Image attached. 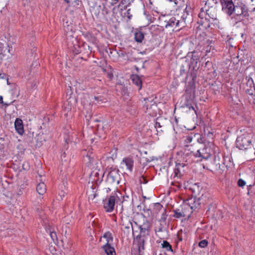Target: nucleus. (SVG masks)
Instances as JSON below:
<instances>
[{
    "label": "nucleus",
    "mask_w": 255,
    "mask_h": 255,
    "mask_svg": "<svg viewBox=\"0 0 255 255\" xmlns=\"http://www.w3.org/2000/svg\"><path fill=\"white\" fill-rule=\"evenodd\" d=\"M87 157L89 158V161L91 162V159H93V158L89 154H87V156H86Z\"/></svg>",
    "instance_id": "obj_44"
},
{
    "label": "nucleus",
    "mask_w": 255,
    "mask_h": 255,
    "mask_svg": "<svg viewBox=\"0 0 255 255\" xmlns=\"http://www.w3.org/2000/svg\"><path fill=\"white\" fill-rule=\"evenodd\" d=\"M160 127V125L159 123L156 122V127Z\"/></svg>",
    "instance_id": "obj_47"
},
{
    "label": "nucleus",
    "mask_w": 255,
    "mask_h": 255,
    "mask_svg": "<svg viewBox=\"0 0 255 255\" xmlns=\"http://www.w3.org/2000/svg\"><path fill=\"white\" fill-rule=\"evenodd\" d=\"M186 201L188 205H190L189 207H191V210L192 211V212L196 209L198 208L200 206L199 201H196L195 198H191L187 200Z\"/></svg>",
    "instance_id": "obj_15"
},
{
    "label": "nucleus",
    "mask_w": 255,
    "mask_h": 255,
    "mask_svg": "<svg viewBox=\"0 0 255 255\" xmlns=\"http://www.w3.org/2000/svg\"><path fill=\"white\" fill-rule=\"evenodd\" d=\"M102 249L107 255H116L115 249L112 247L110 244L106 243V244L102 247Z\"/></svg>",
    "instance_id": "obj_14"
},
{
    "label": "nucleus",
    "mask_w": 255,
    "mask_h": 255,
    "mask_svg": "<svg viewBox=\"0 0 255 255\" xmlns=\"http://www.w3.org/2000/svg\"><path fill=\"white\" fill-rule=\"evenodd\" d=\"M119 172L120 171L118 169L110 168L107 175L106 182L110 185L119 184L121 180Z\"/></svg>",
    "instance_id": "obj_2"
},
{
    "label": "nucleus",
    "mask_w": 255,
    "mask_h": 255,
    "mask_svg": "<svg viewBox=\"0 0 255 255\" xmlns=\"http://www.w3.org/2000/svg\"><path fill=\"white\" fill-rule=\"evenodd\" d=\"M234 12L239 21L249 16V10L247 6L242 2L237 3L234 7Z\"/></svg>",
    "instance_id": "obj_3"
},
{
    "label": "nucleus",
    "mask_w": 255,
    "mask_h": 255,
    "mask_svg": "<svg viewBox=\"0 0 255 255\" xmlns=\"http://www.w3.org/2000/svg\"><path fill=\"white\" fill-rule=\"evenodd\" d=\"M103 237L106 239V241H107L106 243L111 244V243L113 242V235H112V233H111L110 232H106L104 234Z\"/></svg>",
    "instance_id": "obj_25"
},
{
    "label": "nucleus",
    "mask_w": 255,
    "mask_h": 255,
    "mask_svg": "<svg viewBox=\"0 0 255 255\" xmlns=\"http://www.w3.org/2000/svg\"><path fill=\"white\" fill-rule=\"evenodd\" d=\"M161 246L162 248L166 250V251L172 252V246L167 241H163V243L161 244Z\"/></svg>",
    "instance_id": "obj_26"
},
{
    "label": "nucleus",
    "mask_w": 255,
    "mask_h": 255,
    "mask_svg": "<svg viewBox=\"0 0 255 255\" xmlns=\"http://www.w3.org/2000/svg\"><path fill=\"white\" fill-rule=\"evenodd\" d=\"M134 0H128V4H130L131 2H133Z\"/></svg>",
    "instance_id": "obj_49"
},
{
    "label": "nucleus",
    "mask_w": 255,
    "mask_h": 255,
    "mask_svg": "<svg viewBox=\"0 0 255 255\" xmlns=\"http://www.w3.org/2000/svg\"><path fill=\"white\" fill-rule=\"evenodd\" d=\"M175 3L177 4V0H175Z\"/></svg>",
    "instance_id": "obj_57"
},
{
    "label": "nucleus",
    "mask_w": 255,
    "mask_h": 255,
    "mask_svg": "<svg viewBox=\"0 0 255 255\" xmlns=\"http://www.w3.org/2000/svg\"><path fill=\"white\" fill-rule=\"evenodd\" d=\"M144 106L146 107V109L147 110L149 108L150 109V108H152V107H156V105H155V103L153 102V103L151 104L149 107V104H148L146 102Z\"/></svg>",
    "instance_id": "obj_35"
},
{
    "label": "nucleus",
    "mask_w": 255,
    "mask_h": 255,
    "mask_svg": "<svg viewBox=\"0 0 255 255\" xmlns=\"http://www.w3.org/2000/svg\"><path fill=\"white\" fill-rule=\"evenodd\" d=\"M162 216H163L161 217V220H165L166 218L164 217V215H163V214L162 215Z\"/></svg>",
    "instance_id": "obj_48"
},
{
    "label": "nucleus",
    "mask_w": 255,
    "mask_h": 255,
    "mask_svg": "<svg viewBox=\"0 0 255 255\" xmlns=\"http://www.w3.org/2000/svg\"><path fill=\"white\" fill-rule=\"evenodd\" d=\"M131 80L133 83L138 87V90L141 89L142 82L140 78L137 75H133L131 77Z\"/></svg>",
    "instance_id": "obj_20"
},
{
    "label": "nucleus",
    "mask_w": 255,
    "mask_h": 255,
    "mask_svg": "<svg viewBox=\"0 0 255 255\" xmlns=\"http://www.w3.org/2000/svg\"><path fill=\"white\" fill-rule=\"evenodd\" d=\"M120 0H111V2L110 3V5L114 6Z\"/></svg>",
    "instance_id": "obj_40"
},
{
    "label": "nucleus",
    "mask_w": 255,
    "mask_h": 255,
    "mask_svg": "<svg viewBox=\"0 0 255 255\" xmlns=\"http://www.w3.org/2000/svg\"><path fill=\"white\" fill-rule=\"evenodd\" d=\"M50 237L52 239V240L55 243L56 241H57V234H56V233L53 231V232H51L50 231Z\"/></svg>",
    "instance_id": "obj_29"
},
{
    "label": "nucleus",
    "mask_w": 255,
    "mask_h": 255,
    "mask_svg": "<svg viewBox=\"0 0 255 255\" xmlns=\"http://www.w3.org/2000/svg\"><path fill=\"white\" fill-rule=\"evenodd\" d=\"M198 17L197 23L203 28L207 29L212 25H219V21L217 18V10L215 7L211 6L205 10L202 8Z\"/></svg>",
    "instance_id": "obj_1"
},
{
    "label": "nucleus",
    "mask_w": 255,
    "mask_h": 255,
    "mask_svg": "<svg viewBox=\"0 0 255 255\" xmlns=\"http://www.w3.org/2000/svg\"><path fill=\"white\" fill-rule=\"evenodd\" d=\"M155 232H163V227L161 225L157 229L155 230Z\"/></svg>",
    "instance_id": "obj_39"
},
{
    "label": "nucleus",
    "mask_w": 255,
    "mask_h": 255,
    "mask_svg": "<svg viewBox=\"0 0 255 255\" xmlns=\"http://www.w3.org/2000/svg\"><path fill=\"white\" fill-rule=\"evenodd\" d=\"M185 166L183 163H178L176 165L174 169V177H181L183 175L184 170L182 168Z\"/></svg>",
    "instance_id": "obj_13"
},
{
    "label": "nucleus",
    "mask_w": 255,
    "mask_h": 255,
    "mask_svg": "<svg viewBox=\"0 0 255 255\" xmlns=\"http://www.w3.org/2000/svg\"><path fill=\"white\" fill-rule=\"evenodd\" d=\"M67 3H69L70 2V1L68 0H64Z\"/></svg>",
    "instance_id": "obj_51"
},
{
    "label": "nucleus",
    "mask_w": 255,
    "mask_h": 255,
    "mask_svg": "<svg viewBox=\"0 0 255 255\" xmlns=\"http://www.w3.org/2000/svg\"><path fill=\"white\" fill-rule=\"evenodd\" d=\"M211 149L208 147H203L198 149L196 153L194 154L196 157L201 158L200 160H207L211 156Z\"/></svg>",
    "instance_id": "obj_7"
},
{
    "label": "nucleus",
    "mask_w": 255,
    "mask_h": 255,
    "mask_svg": "<svg viewBox=\"0 0 255 255\" xmlns=\"http://www.w3.org/2000/svg\"><path fill=\"white\" fill-rule=\"evenodd\" d=\"M122 163L125 164L127 169L130 172H131L133 170L134 160L132 157H127L123 158Z\"/></svg>",
    "instance_id": "obj_11"
},
{
    "label": "nucleus",
    "mask_w": 255,
    "mask_h": 255,
    "mask_svg": "<svg viewBox=\"0 0 255 255\" xmlns=\"http://www.w3.org/2000/svg\"><path fill=\"white\" fill-rule=\"evenodd\" d=\"M136 239L137 240L138 250L139 252H141V250H144V239L141 236V235L137 236Z\"/></svg>",
    "instance_id": "obj_21"
},
{
    "label": "nucleus",
    "mask_w": 255,
    "mask_h": 255,
    "mask_svg": "<svg viewBox=\"0 0 255 255\" xmlns=\"http://www.w3.org/2000/svg\"><path fill=\"white\" fill-rule=\"evenodd\" d=\"M36 190L39 195H43L46 191V185L44 183H39L36 187Z\"/></svg>",
    "instance_id": "obj_18"
},
{
    "label": "nucleus",
    "mask_w": 255,
    "mask_h": 255,
    "mask_svg": "<svg viewBox=\"0 0 255 255\" xmlns=\"http://www.w3.org/2000/svg\"><path fill=\"white\" fill-rule=\"evenodd\" d=\"M136 42L141 43L144 38V34L140 31H135L134 33Z\"/></svg>",
    "instance_id": "obj_22"
},
{
    "label": "nucleus",
    "mask_w": 255,
    "mask_h": 255,
    "mask_svg": "<svg viewBox=\"0 0 255 255\" xmlns=\"http://www.w3.org/2000/svg\"><path fill=\"white\" fill-rule=\"evenodd\" d=\"M102 6V14L105 17L107 18L110 13V10L109 9V8L112 6L110 5H107L106 3H103Z\"/></svg>",
    "instance_id": "obj_19"
},
{
    "label": "nucleus",
    "mask_w": 255,
    "mask_h": 255,
    "mask_svg": "<svg viewBox=\"0 0 255 255\" xmlns=\"http://www.w3.org/2000/svg\"><path fill=\"white\" fill-rule=\"evenodd\" d=\"M143 180H145L144 177L143 176H141Z\"/></svg>",
    "instance_id": "obj_60"
},
{
    "label": "nucleus",
    "mask_w": 255,
    "mask_h": 255,
    "mask_svg": "<svg viewBox=\"0 0 255 255\" xmlns=\"http://www.w3.org/2000/svg\"><path fill=\"white\" fill-rule=\"evenodd\" d=\"M67 94H71L72 92H71V87L70 86L69 87V88L67 89Z\"/></svg>",
    "instance_id": "obj_41"
},
{
    "label": "nucleus",
    "mask_w": 255,
    "mask_h": 255,
    "mask_svg": "<svg viewBox=\"0 0 255 255\" xmlns=\"http://www.w3.org/2000/svg\"><path fill=\"white\" fill-rule=\"evenodd\" d=\"M179 23L180 21L179 20H176L175 17H172L168 21H166L165 27H167L168 26L172 27L174 25L177 27L179 26Z\"/></svg>",
    "instance_id": "obj_17"
},
{
    "label": "nucleus",
    "mask_w": 255,
    "mask_h": 255,
    "mask_svg": "<svg viewBox=\"0 0 255 255\" xmlns=\"http://www.w3.org/2000/svg\"><path fill=\"white\" fill-rule=\"evenodd\" d=\"M127 16L129 19H131L132 15L130 12V9H128V10L127 11Z\"/></svg>",
    "instance_id": "obj_37"
},
{
    "label": "nucleus",
    "mask_w": 255,
    "mask_h": 255,
    "mask_svg": "<svg viewBox=\"0 0 255 255\" xmlns=\"http://www.w3.org/2000/svg\"><path fill=\"white\" fill-rule=\"evenodd\" d=\"M115 9H116V8H115V7H114V8H113V9H112V10H113V11H115Z\"/></svg>",
    "instance_id": "obj_54"
},
{
    "label": "nucleus",
    "mask_w": 255,
    "mask_h": 255,
    "mask_svg": "<svg viewBox=\"0 0 255 255\" xmlns=\"http://www.w3.org/2000/svg\"><path fill=\"white\" fill-rule=\"evenodd\" d=\"M6 79H7V82L8 83V79H7V78H6Z\"/></svg>",
    "instance_id": "obj_61"
},
{
    "label": "nucleus",
    "mask_w": 255,
    "mask_h": 255,
    "mask_svg": "<svg viewBox=\"0 0 255 255\" xmlns=\"http://www.w3.org/2000/svg\"><path fill=\"white\" fill-rule=\"evenodd\" d=\"M14 128L19 135H23L24 132L23 121L19 118H16L14 122Z\"/></svg>",
    "instance_id": "obj_10"
},
{
    "label": "nucleus",
    "mask_w": 255,
    "mask_h": 255,
    "mask_svg": "<svg viewBox=\"0 0 255 255\" xmlns=\"http://www.w3.org/2000/svg\"><path fill=\"white\" fill-rule=\"evenodd\" d=\"M238 184L239 186L243 187L246 185V182L242 179H240L238 180Z\"/></svg>",
    "instance_id": "obj_33"
},
{
    "label": "nucleus",
    "mask_w": 255,
    "mask_h": 255,
    "mask_svg": "<svg viewBox=\"0 0 255 255\" xmlns=\"http://www.w3.org/2000/svg\"><path fill=\"white\" fill-rule=\"evenodd\" d=\"M123 225L125 226V228L126 229H128L130 227H131L132 231H133V224H132V223L131 222V220H128V223L127 225H125L124 224H123Z\"/></svg>",
    "instance_id": "obj_31"
},
{
    "label": "nucleus",
    "mask_w": 255,
    "mask_h": 255,
    "mask_svg": "<svg viewBox=\"0 0 255 255\" xmlns=\"http://www.w3.org/2000/svg\"><path fill=\"white\" fill-rule=\"evenodd\" d=\"M139 226L143 228H145L147 229H148L150 227L149 223L146 220H145V221L144 222V223L142 225H140Z\"/></svg>",
    "instance_id": "obj_32"
},
{
    "label": "nucleus",
    "mask_w": 255,
    "mask_h": 255,
    "mask_svg": "<svg viewBox=\"0 0 255 255\" xmlns=\"http://www.w3.org/2000/svg\"><path fill=\"white\" fill-rule=\"evenodd\" d=\"M4 104L6 106H8L9 105V104H6V103H5V104Z\"/></svg>",
    "instance_id": "obj_53"
},
{
    "label": "nucleus",
    "mask_w": 255,
    "mask_h": 255,
    "mask_svg": "<svg viewBox=\"0 0 255 255\" xmlns=\"http://www.w3.org/2000/svg\"><path fill=\"white\" fill-rule=\"evenodd\" d=\"M94 99L97 102H99V101L103 102L104 101V97L101 96H95L94 97Z\"/></svg>",
    "instance_id": "obj_36"
},
{
    "label": "nucleus",
    "mask_w": 255,
    "mask_h": 255,
    "mask_svg": "<svg viewBox=\"0 0 255 255\" xmlns=\"http://www.w3.org/2000/svg\"><path fill=\"white\" fill-rule=\"evenodd\" d=\"M195 134L191 133L187 135L184 137V143L186 146H188V144L190 143L192 141L193 138L195 137Z\"/></svg>",
    "instance_id": "obj_23"
},
{
    "label": "nucleus",
    "mask_w": 255,
    "mask_h": 255,
    "mask_svg": "<svg viewBox=\"0 0 255 255\" xmlns=\"http://www.w3.org/2000/svg\"><path fill=\"white\" fill-rule=\"evenodd\" d=\"M173 212L174 213V217L176 218L186 217L185 216V213H183V211L181 208L174 210H173Z\"/></svg>",
    "instance_id": "obj_24"
},
{
    "label": "nucleus",
    "mask_w": 255,
    "mask_h": 255,
    "mask_svg": "<svg viewBox=\"0 0 255 255\" xmlns=\"http://www.w3.org/2000/svg\"><path fill=\"white\" fill-rule=\"evenodd\" d=\"M105 189L107 193H108L109 192H110L111 191V189L109 187L106 188Z\"/></svg>",
    "instance_id": "obj_45"
},
{
    "label": "nucleus",
    "mask_w": 255,
    "mask_h": 255,
    "mask_svg": "<svg viewBox=\"0 0 255 255\" xmlns=\"http://www.w3.org/2000/svg\"><path fill=\"white\" fill-rule=\"evenodd\" d=\"M6 76L5 74H4V73H0V78H1V79L6 78Z\"/></svg>",
    "instance_id": "obj_43"
},
{
    "label": "nucleus",
    "mask_w": 255,
    "mask_h": 255,
    "mask_svg": "<svg viewBox=\"0 0 255 255\" xmlns=\"http://www.w3.org/2000/svg\"><path fill=\"white\" fill-rule=\"evenodd\" d=\"M189 205H188L186 201H184L183 204L181 206V209L183 211V213H185V216L186 217L189 218L192 213H193L192 211L191 210V207H189Z\"/></svg>",
    "instance_id": "obj_12"
},
{
    "label": "nucleus",
    "mask_w": 255,
    "mask_h": 255,
    "mask_svg": "<svg viewBox=\"0 0 255 255\" xmlns=\"http://www.w3.org/2000/svg\"><path fill=\"white\" fill-rule=\"evenodd\" d=\"M0 103H1V104H3V98H2V97L1 96H0Z\"/></svg>",
    "instance_id": "obj_46"
},
{
    "label": "nucleus",
    "mask_w": 255,
    "mask_h": 255,
    "mask_svg": "<svg viewBox=\"0 0 255 255\" xmlns=\"http://www.w3.org/2000/svg\"><path fill=\"white\" fill-rule=\"evenodd\" d=\"M254 0H251L252 1H253Z\"/></svg>",
    "instance_id": "obj_62"
},
{
    "label": "nucleus",
    "mask_w": 255,
    "mask_h": 255,
    "mask_svg": "<svg viewBox=\"0 0 255 255\" xmlns=\"http://www.w3.org/2000/svg\"><path fill=\"white\" fill-rule=\"evenodd\" d=\"M191 109L193 110H195L194 108L193 107H192V106H191V107H189V109Z\"/></svg>",
    "instance_id": "obj_50"
},
{
    "label": "nucleus",
    "mask_w": 255,
    "mask_h": 255,
    "mask_svg": "<svg viewBox=\"0 0 255 255\" xmlns=\"http://www.w3.org/2000/svg\"><path fill=\"white\" fill-rule=\"evenodd\" d=\"M199 60V56L196 52H192L187 56L185 60V65L190 68V74H193L194 71L197 68V63Z\"/></svg>",
    "instance_id": "obj_4"
},
{
    "label": "nucleus",
    "mask_w": 255,
    "mask_h": 255,
    "mask_svg": "<svg viewBox=\"0 0 255 255\" xmlns=\"http://www.w3.org/2000/svg\"><path fill=\"white\" fill-rule=\"evenodd\" d=\"M220 160V156L219 155V153L215 156L214 161L216 164H220L219 161Z\"/></svg>",
    "instance_id": "obj_34"
},
{
    "label": "nucleus",
    "mask_w": 255,
    "mask_h": 255,
    "mask_svg": "<svg viewBox=\"0 0 255 255\" xmlns=\"http://www.w3.org/2000/svg\"><path fill=\"white\" fill-rule=\"evenodd\" d=\"M117 198V195H112L109 198L108 202L105 203L104 208L107 212H112L114 210Z\"/></svg>",
    "instance_id": "obj_9"
},
{
    "label": "nucleus",
    "mask_w": 255,
    "mask_h": 255,
    "mask_svg": "<svg viewBox=\"0 0 255 255\" xmlns=\"http://www.w3.org/2000/svg\"><path fill=\"white\" fill-rule=\"evenodd\" d=\"M221 2L223 10L229 15H231L234 12V7L235 5L232 0H222Z\"/></svg>",
    "instance_id": "obj_8"
},
{
    "label": "nucleus",
    "mask_w": 255,
    "mask_h": 255,
    "mask_svg": "<svg viewBox=\"0 0 255 255\" xmlns=\"http://www.w3.org/2000/svg\"><path fill=\"white\" fill-rule=\"evenodd\" d=\"M79 2V0H76L75 1V2L77 3V4H78V2Z\"/></svg>",
    "instance_id": "obj_52"
},
{
    "label": "nucleus",
    "mask_w": 255,
    "mask_h": 255,
    "mask_svg": "<svg viewBox=\"0 0 255 255\" xmlns=\"http://www.w3.org/2000/svg\"><path fill=\"white\" fill-rule=\"evenodd\" d=\"M70 247V245H68V246L66 247L67 248H68L69 247Z\"/></svg>",
    "instance_id": "obj_59"
},
{
    "label": "nucleus",
    "mask_w": 255,
    "mask_h": 255,
    "mask_svg": "<svg viewBox=\"0 0 255 255\" xmlns=\"http://www.w3.org/2000/svg\"><path fill=\"white\" fill-rule=\"evenodd\" d=\"M139 228L140 229V232L141 234L145 233L146 231L148 230V229H147L145 228H143L140 226H139Z\"/></svg>",
    "instance_id": "obj_38"
},
{
    "label": "nucleus",
    "mask_w": 255,
    "mask_h": 255,
    "mask_svg": "<svg viewBox=\"0 0 255 255\" xmlns=\"http://www.w3.org/2000/svg\"><path fill=\"white\" fill-rule=\"evenodd\" d=\"M246 79H247L246 83L247 86L248 87H249L251 88V90H252V88H253L255 90V84L254 83L253 79L251 77H247Z\"/></svg>",
    "instance_id": "obj_28"
},
{
    "label": "nucleus",
    "mask_w": 255,
    "mask_h": 255,
    "mask_svg": "<svg viewBox=\"0 0 255 255\" xmlns=\"http://www.w3.org/2000/svg\"><path fill=\"white\" fill-rule=\"evenodd\" d=\"M7 53H10V48L9 45H4L3 44L0 43V56H4ZM1 58V57H0Z\"/></svg>",
    "instance_id": "obj_16"
},
{
    "label": "nucleus",
    "mask_w": 255,
    "mask_h": 255,
    "mask_svg": "<svg viewBox=\"0 0 255 255\" xmlns=\"http://www.w3.org/2000/svg\"><path fill=\"white\" fill-rule=\"evenodd\" d=\"M179 234H180V232H178V234H177V238H178V240L179 241H182L183 239H182V237H181L180 236Z\"/></svg>",
    "instance_id": "obj_42"
},
{
    "label": "nucleus",
    "mask_w": 255,
    "mask_h": 255,
    "mask_svg": "<svg viewBox=\"0 0 255 255\" xmlns=\"http://www.w3.org/2000/svg\"><path fill=\"white\" fill-rule=\"evenodd\" d=\"M237 147L240 149H247L252 147V140L250 137H246L243 135L238 136L236 139Z\"/></svg>",
    "instance_id": "obj_5"
},
{
    "label": "nucleus",
    "mask_w": 255,
    "mask_h": 255,
    "mask_svg": "<svg viewBox=\"0 0 255 255\" xmlns=\"http://www.w3.org/2000/svg\"><path fill=\"white\" fill-rule=\"evenodd\" d=\"M185 62L183 64L180 68V74L181 75L185 74L186 73H190V68L188 67L185 66Z\"/></svg>",
    "instance_id": "obj_27"
},
{
    "label": "nucleus",
    "mask_w": 255,
    "mask_h": 255,
    "mask_svg": "<svg viewBox=\"0 0 255 255\" xmlns=\"http://www.w3.org/2000/svg\"><path fill=\"white\" fill-rule=\"evenodd\" d=\"M133 223H134V224L135 225H137L136 222H133Z\"/></svg>",
    "instance_id": "obj_55"
},
{
    "label": "nucleus",
    "mask_w": 255,
    "mask_h": 255,
    "mask_svg": "<svg viewBox=\"0 0 255 255\" xmlns=\"http://www.w3.org/2000/svg\"><path fill=\"white\" fill-rule=\"evenodd\" d=\"M206 52H210V50H209L208 49H207V50H206Z\"/></svg>",
    "instance_id": "obj_56"
},
{
    "label": "nucleus",
    "mask_w": 255,
    "mask_h": 255,
    "mask_svg": "<svg viewBox=\"0 0 255 255\" xmlns=\"http://www.w3.org/2000/svg\"><path fill=\"white\" fill-rule=\"evenodd\" d=\"M208 1H209V0H208V1L206 2V3H205V5H206L207 4V3H208Z\"/></svg>",
    "instance_id": "obj_58"
},
{
    "label": "nucleus",
    "mask_w": 255,
    "mask_h": 255,
    "mask_svg": "<svg viewBox=\"0 0 255 255\" xmlns=\"http://www.w3.org/2000/svg\"><path fill=\"white\" fill-rule=\"evenodd\" d=\"M144 213H147L149 216L156 217L158 213L162 210V206L159 203H154L149 208L145 206L143 208Z\"/></svg>",
    "instance_id": "obj_6"
},
{
    "label": "nucleus",
    "mask_w": 255,
    "mask_h": 255,
    "mask_svg": "<svg viewBox=\"0 0 255 255\" xmlns=\"http://www.w3.org/2000/svg\"><path fill=\"white\" fill-rule=\"evenodd\" d=\"M208 245V242L206 240L200 241L199 243V246L201 248H205Z\"/></svg>",
    "instance_id": "obj_30"
}]
</instances>
